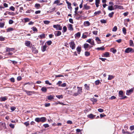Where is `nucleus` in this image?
<instances>
[{
    "label": "nucleus",
    "mask_w": 134,
    "mask_h": 134,
    "mask_svg": "<svg viewBox=\"0 0 134 134\" xmlns=\"http://www.w3.org/2000/svg\"><path fill=\"white\" fill-rule=\"evenodd\" d=\"M38 37L41 39L44 38L45 37V34H43L40 35L38 36Z\"/></svg>",
    "instance_id": "obj_23"
},
{
    "label": "nucleus",
    "mask_w": 134,
    "mask_h": 134,
    "mask_svg": "<svg viewBox=\"0 0 134 134\" xmlns=\"http://www.w3.org/2000/svg\"><path fill=\"white\" fill-rule=\"evenodd\" d=\"M125 52L126 53H129L130 52L133 53L134 52V50L131 48L129 47L125 50Z\"/></svg>",
    "instance_id": "obj_3"
},
{
    "label": "nucleus",
    "mask_w": 134,
    "mask_h": 134,
    "mask_svg": "<svg viewBox=\"0 0 134 134\" xmlns=\"http://www.w3.org/2000/svg\"><path fill=\"white\" fill-rule=\"evenodd\" d=\"M61 32L60 31H57L55 32V35L56 36H58L60 35L61 34Z\"/></svg>",
    "instance_id": "obj_15"
},
{
    "label": "nucleus",
    "mask_w": 134,
    "mask_h": 134,
    "mask_svg": "<svg viewBox=\"0 0 134 134\" xmlns=\"http://www.w3.org/2000/svg\"><path fill=\"white\" fill-rule=\"evenodd\" d=\"M100 13V11H98L97 12H96L94 14L95 15H98Z\"/></svg>",
    "instance_id": "obj_54"
},
{
    "label": "nucleus",
    "mask_w": 134,
    "mask_h": 134,
    "mask_svg": "<svg viewBox=\"0 0 134 134\" xmlns=\"http://www.w3.org/2000/svg\"><path fill=\"white\" fill-rule=\"evenodd\" d=\"M133 88L127 90L126 92V94L127 95H129L133 92Z\"/></svg>",
    "instance_id": "obj_6"
},
{
    "label": "nucleus",
    "mask_w": 134,
    "mask_h": 134,
    "mask_svg": "<svg viewBox=\"0 0 134 134\" xmlns=\"http://www.w3.org/2000/svg\"><path fill=\"white\" fill-rule=\"evenodd\" d=\"M81 35V33L80 32H79L75 34V37H79Z\"/></svg>",
    "instance_id": "obj_28"
},
{
    "label": "nucleus",
    "mask_w": 134,
    "mask_h": 134,
    "mask_svg": "<svg viewBox=\"0 0 134 134\" xmlns=\"http://www.w3.org/2000/svg\"><path fill=\"white\" fill-rule=\"evenodd\" d=\"M56 97L59 99L60 98H63V96L62 95H56Z\"/></svg>",
    "instance_id": "obj_42"
},
{
    "label": "nucleus",
    "mask_w": 134,
    "mask_h": 134,
    "mask_svg": "<svg viewBox=\"0 0 134 134\" xmlns=\"http://www.w3.org/2000/svg\"><path fill=\"white\" fill-rule=\"evenodd\" d=\"M122 31L124 35H126V29L125 27H123L122 28Z\"/></svg>",
    "instance_id": "obj_37"
},
{
    "label": "nucleus",
    "mask_w": 134,
    "mask_h": 134,
    "mask_svg": "<svg viewBox=\"0 0 134 134\" xmlns=\"http://www.w3.org/2000/svg\"><path fill=\"white\" fill-rule=\"evenodd\" d=\"M24 124L26 126H28L29 125V121H27L25 122L24 123Z\"/></svg>",
    "instance_id": "obj_51"
},
{
    "label": "nucleus",
    "mask_w": 134,
    "mask_h": 134,
    "mask_svg": "<svg viewBox=\"0 0 134 134\" xmlns=\"http://www.w3.org/2000/svg\"><path fill=\"white\" fill-rule=\"evenodd\" d=\"M8 98L7 96L1 97L0 98V102H4Z\"/></svg>",
    "instance_id": "obj_7"
},
{
    "label": "nucleus",
    "mask_w": 134,
    "mask_h": 134,
    "mask_svg": "<svg viewBox=\"0 0 134 134\" xmlns=\"http://www.w3.org/2000/svg\"><path fill=\"white\" fill-rule=\"evenodd\" d=\"M53 27L54 28H55L57 30H61L62 29V26H61L59 24L53 25Z\"/></svg>",
    "instance_id": "obj_4"
},
{
    "label": "nucleus",
    "mask_w": 134,
    "mask_h": 134,
    "mask_svg": "<svg viewBox=\"0 0 134 134\" xmlns=\"http://www.w3.org/2000/svg\"><path fill=\"white\" fill-rule=\"evenodd\" d=\"M89 45L88 44L85 43L84 44V48L86 49L88 48Z\"/></svg>",
    "instance_id": "obj_35"
},
{
    "label": "nucleus",
    "mask_w": 134,
    "mask_h": 134,
    "mask_svg": "<svg viewBox=\"0 0 134 134\" xmlns=\"http://www.w3.org/2000/svg\"><path fill=\"white\" fill-rule=\"evenodd\" d=\"M97 49L98 50H104L105 49L103 47H98L97 48Z\"/></svg>",
    "instance_id": "obj_39"
},
{
    "label": "nucleus",
    "mask_w": 134,
    "mask_h": 134,
    "mask_svg": "<svg viewBox=\"0 0 134 134\" xmlns=\"http://www.w3.org/2000/svg\"><path fill=\"white\" fill-rule=\"evenodd\" d=\"M90 54V53L89 52L86 51L85 52V55L86 56H88Z\"/></svg>",
    "instance_id": "obj_47"
},
{
    "label": "nucleus",
    "mask_w": 134,
    "mask_h": 134,
    "mask_svg": "<svg viewBox=\"0 0 134 134\" xmlns=\"http://www.w3.org/2000/svg\"><path fill=\"white\" fill-rule=\"evenodd\" d=\"M60 0H56L54 2V4H57V5H62L63 4L62 3H60L59 4V3H60Z\"/></svg>",
    "instance_id": "obj_17"
},
{
    "label": "nucleus",
    "mask_w": 134,
    "mask_h": 134,
    "mask_svg": "<svg viewBox=\"0 0 134 134\" xmlns=\"http://www.w3.org/2000/svg\"><path fill=\"white\" fill-rule=\"evenodd\" d=\"M15 49L13 48H9V47H7L6 48V51L7 52H10L12 51H13Z\"/></svg>",
    "instance_id": "obj_14"
},
{
    "label": "nucleus",
    "mask_w": 134,
    "mask_h": 134,
    "mask_svg": "<svg viewBox=\"0 0 134 134\" xmlns=\"http://www.w3.org/2000/svg\"><path fill=\"white\" fill-rule=\"evenodd\" d=\"M67 27L65 26H64L63 27V33L67 31Z\"/></svg>",
    "instance_id": "obj_38"
},
{
    "label": "nucleus",
    "mask_w": 134,
    "mask_h": 134,
    "mask_svg": "<svg viewBox=\"0 0 134 134\" xmlns=\"http://www.w3.org/2000/svg\"><path fill=\"white\" fill-rule=\"evenodd\" d=\"M84 25L85 26H89L90 25V24L88 21H86L84 22Z\"/></svg>",
    "instance_id": "obj_25"
},
{
    "label": "nucleus",
    "mask_w": 134,
    "mask_h": 134,
    "mask_svg": "<svg viewBox=\"0 0 134 134\" xmlns=\"http://www.w3.org/2000/svg\"><path fill=\"white\" fill-rule=\"evenodd\" d=\"M114 13V12H112L111 13H110L109 14V16L110 18H111L113 17V15Z\"/></svg>",
    "instance_id": "obj_43"
},
{
    "label": "nucleus",
    "mask_w": 134,
    "mask_h": 134,
    "mask_svg": "<svg viewBox=\"0 0 134 134\" xmlns=\"http://www.w3.org/2000/svg\"><path fill=\"white\" fill-rule=\"evenodd\" d=\"M129 43L130 46L132 47L134 46V44L132 40H130Z\"/></svg>",
    "instance_id": "obj_32"
},
{
    "label": "nucleus",
    "mask_w": 134,
    "mask_h": 134,
    "mask_svg": "<svg viewBox=\"0 0 134 134\" xmlns=\"http://www.w3.org/2000/svg\"><path fill=\"white\" fill-rule=\"evenodd\" d=\"M14 30L13 28L9 27L6 29L7 32H9L11 31H13Z\"/></svg>",
    "instance_id": "obj_36"
},
{
    "label": "nucleus",
    "mask_w": 134,
    "mask_h": 134,
    "mask_svg": "<svg viewBox=\"0 0 134 134\" xmlns=\"http://www.w3.org/2000/svg\"><path fill=\"white\" fill-rule=\"evenodd\" d=\"M130 129L131 130H132L134 129V125L131 126L130 127Z\"/></svg>",
    "instance_id": "obj_64"
},
{
    "label": "nucleus",
    "mask_w": 134,
    "mask_h": 134,
    "mask_svg": "<svg viewBox=\"0 0 134 134\" xmlns=\"http://www.w3.org/2000/svg\"><path fill=\"white\" fill-rule=\"evenodd\" d=\"M110 51L113 53H115L116 52V50L113 48H111L110 49Z\"/></svg>",
    "instance_id": "obj_30"
},
{
    "label": "nucleus",
    "mask_w": 134,
    "mask_h": 134,
    "mask_svg": "<svg viewBox=\"0 0 134 134\" xmlns=\"http://www.w3.org/2000/svg\"><path fill=\"white\" fill-rule=\"evenodd\" d=\"M31 29L34 32H37L38 30L36 27L35 26H33L32 27Z\"/></svg>",
    "instance_id": "obj_34"
},
{
    "label": "nucleus",
    "mask_w": 134,
    "mask_h": 134,
    "mask_svg": "<svg viewBox=\"0 0 134 134\" xmlns=\"http://www.w3.org/2000/svg\"><path fill=\"white\" fill-rule=\"evenodd\" d=\"M66 3L68 4V8H71V4L69 2H68V1H66Z\"/></svg>",
    "instance_id": "obj_33"
},
{
    "label": "nucleus",
    "mask_w": 134,
    "mask_h": 134,
    "mask_svg": "<svg viewBox=\"0 0 134 134\" xmlns=\"http://www.w3.org/2000/svg\"><path fill=\"white\" fill-rule=\"evenodd\" d=\"M31 12H34V10H32L31 9L28 10L26 11V13H30Z\"/></svg>",
    "instance_id": "obj_48"
},
{
    "label": "nucleus",
    "mask_w": 134,
    "mask_h": 134,
    "mask_svg": "<svg viewBox=\"0 0 134 134\" xmlns=\"http://www.w3.org/2000/svg\"><path fill=\"white\" fill-rule=\"evenodd\" d=\"M10 81L12 82H15V79L14 77H12L10 79Z\"/></svg>",
    "instance_id": "obj_50"
},
{
    "label": "nucleus",
    "mask_w": 134,
    "mask_h": 134,
    "mask_svg": "<svg viewBox=\"0 0 134 134\" xmlns=\"http://www.w3.org/2000/svg\"><path fill=\"white\" fill-rule=\"evenodd\" d=\"M31 48L32 49V52L34 54H37L38 52V50H37L36 48L34 45L31 44Z\"/></svg>",
    "instance_id": "obj_5"
},
{
    "label": "nucleus",
    "mask_w": 134,
    "mask_h": 134,
    "mask_svg": "<svg viewBox=\"0 0 134 134\" xmlns=\"http://www.w3.org/2000/svg\"><path fill=\"white\" fill-rule=\"evenodd\" d=\"M30 44L31 42L30 41H27L25 42V45L28 47L31 48V46H30Z\"/></svg>",
    "instance_id": "obj_8"
},
{
    "label": "nucleus",
    "mask_w": 134,
    "mask_h": 134,
    "mask_svg": "<svg viewBox=\"0 0 134 134\" xmlns=\"http://www.w3.org/2000/svg\"><path fill=\"white\" fill-rule=\"evenodd\" d=\"M98 111L102 113L104 111V110L102 109L99 108L98 110Z\"/></svg>",
    "instance_id": "obj_56"
},
{
    "label": "nucleus",
    "mask_w": 134,
    "mask_h": 134,
    "mask_svg": "<svg viewBox=\"0 0 134 134\" xmlns=\"http://www.w3.org/2000/svg\"><path fill=\"white\" fill-rule=\"evenodd\" d=\"M47 47L46 46L44 45L41 47V50L43 52H44L46 50Z\"/></svg>",
    "instance_id": "obj_20"
},
{
    "label": "nucleus",
    "mask_w": 134,
    "mask_h": 134,
    "mask_svg": "<svg viewBox=\"0 0 134 134\" xmlns=\"http://www.w3.org/2000/svg\"><path fill=\"white\" fill-rule=\"evenodd\" d=\"M122 132L123 134H125L126 133L127 134H132L130 132L128 131H125L124 129H123L122 130Z\"/></svg>",
    "instance_id": "obj_31"
},
{
    "label": "nucleus",
    "mask_w": 134,
    "mask_h": 134,
    "mask_svg": "<svg viewBox=\"0 0 134 134\" xmlns=\"http://www.w3.org/2000/svg\"><path fill=\"white\" fill-rule=\"evenodd\" d=\"M5 40V38L2 36H0V41H4Z\"/></svg>",
    "instance_id": "obj_57"
},
{
    "label": "nucleus",
    "mask_w": 134,
    "mask_h": 134,
    "mask_svg": "<svg viewBox=\"0 0 134 134\" xmlns=\"http://www.w3.org/2000/svg\"><path fill=\"white\" fill-rule=\"evenodd\" d=\"M95 116L96 115H93L92 114H90L88 115V118H90L92 119L95 118Z\"/></svg>",
    "instance_id": "obj_24"
},
{
    "label": "nucleus",
    "mask_w": 134,
    "mask_h": 134,
    "mask_svg": "<svg viewBox=\"0 0 134 134\" xmlns=\"http://www.w3.org/2000/svg\"><path fill=\"white\" fill-rule=\"evenodd\" d=\"M100 83V81L99 80H96L95 81V84L96 85H98Z\"/></svg>",
    "instance_id": "obj_46"
},
{
    "label": "nucleus",
    "mask_w": 134,
    "mask_h": 134,
    "mask_svg": "<svg viewBox=\"0 0 134 134\" xmlns=\"http://www.w3.org/2000/svg\"><path fill=\"white\" fill-rule=\"evenodd\" d=\"M43 126L45 128H46L49 127V125L48 124H45L43 125Z\"/></svg>",
    "instance_id": "obj_52"
},
{
    "label": "nucleus",
    "mask_w": 134,
    "mask_h": 134,
    "mask_svg": "<svg viewBox=\"0 0 134 134\" xmlns=\"http://www.w3.org/2000/svg\"><path fill=\"white\" fill-rule=\"evenodd\" d=\"M66 86V84L65 83H64L62 84L60 86L62 87H65Z\"/></svg>",
    "instance_id": "obj_61"
},
{
    "label": "nucleus",
    "mask_w": 134,
    "mask_h": 134,
    "mask_svg": "<svg viewBox=\"0 0 134 134\" xmlns=\"http://www.w3.org/2000/svg\"><path fill=\"white\" fill-rule=\"evenodd\" d=\"M95 39L96 41L99 44L101 43V41L99 37H96Z\"/></svg>",
    "instance_id": "obj_29"
},
{
    "label": "nucleus",
    "mask_w": 134,
    "mask_h": 134,
    "mask_svg": "<svg viewBox=\"0 0 134 134\" xmlns=\"http://www.w3.org/2000/svg\"><path fill=\"white\" fill-rule=\"evenodd\" d=\"M85 88L87 90H90V87L89 84H85L84 85Z\"/></svg>",
    "instance_id": "obj_19"
},
{
    "label": "nucleus",
    "mask_w": 134,
    "mask_h": 134,
    "mask_svg": "<svg viewBox=\"0 0 134 134\" xmlns=\"http://www.w3.org/2000/svg\"><path fill=\"white\" fill-rule=\"evenodd\" d=\"M41 90L42 92H46L47 91V89L46 87H43L41 89Z\"/></svg>",
    "instance_id": "obj_21"
},
{
    "label": "nucleus",
    "mask_w": 134,
    "mask_h": 134,
    "mask_svg": "<svg viewBox=\"0 0 134 134\" xmlns=\"http://www.w3.org/2000/svg\"><path fill=\"white\" fill-rule=\"evenodd\" d=\"M47 97L48 99L49 100L54 99V97L51 95L47 96Z\"/></svg>",
    "instance_id": "obj_26"
},
{
    "label": "nucleus",
    "mask_w": 134,
    "mask_h": 134,
    "mask_svg": "<svg viewBox=\"0 0 134 134\" xmlns=\"http://www.w3.org/2000/svg\"><path fill=\"white\" fill-rule=\"evenodd\" d=\"M119 96L120 97H122L124 95V93L122 91H120L119 93Z\"/></svg>",
    "instance_id": "obj_18"
},
{
    "label": "nucleus",
    "mask_w": 134,
    "mask_h": 134,
    "mask_svg": "<svg viewBox=\"0 0 134 134\" xmlns=\"http://www.w3.org/2000/svg\"><path fill=\"white\" fill-rule=\"evenodd\" d=\"M75 14L76 15H79V14H81L82 13V11H78V9H75Z\"/></svg>",
    "instance_id": "obj_12"
},
{
    "label": "nucleus",
    "mask_w": 134,
    "mask_h": 134,
    "mask_svg": "<svg viewBox=\"0 0 134 134\" xmlns=\"http://www.w3.org/2000/svg\"><path fill=\"white\" fill-rule=\"evenodd\" d=\"M45 83L47 84H48L49 85H51L52 84L49 83V81L48 80H46L45 81Z\"/></svg>",
    "instance_id": "obj_60"
},
{
    "label": "nucleus",
    "mask_w": 134,
    "mask_h": 134,
    "mask_svg": "<svg viewBox=\"0 0 134 134\" xmlns=\"http://www.w3.org/2000/svg\"><path fill=\"white\" fill-rule=\"evenodd\" d=\"M104 57H108L109 56V54L108 52H106L103 54Z\"/></svg>",
    "instance_id": "obj_22"
},
{
    "label": "nucleus",
    "mask_w": 134,
    "mask_h": 134,
    "mask_svg": "<svg viewBox=\"0 0 134 134\" xmlns=\"http://www.w3.org/2000/svg\"><path fill=\"white\" fill-rule=\"evenodd\" d=\"M27 84H29L31 85V86L33 87L34 88H35V86L33 83L32 82H28L27 83H26L24 84V85Z\"/></svg>",
    "instance_id": "obj_9"
},
{
    "label": "nucleus",
    "mask_w": 134,
    "mask_h": 134,
    "mask_svg": "<svg viewBox=\"0 0 134 134\" xmlns=\"http://www.w3.org/2000/svg\"><path fill=\"white\" fill-rule=\"evenodd\" d=\"M9 126L12 128H14V124H11L9 125Z\"/></svg>",
    "instance_id": "obj_63"
},
{
    "label": "nucleus",
    "mask_w": 134,
    "mask_h": 134,
    "mask_svg": "<svg viewBox=\"0 0 134 134\" xmlns=\"http://www.w3.org/2000/svg\"><path fill=\"white\" fill-rule=\"evenodd\" d=\"M35 6L36 8H40V5L39 4H35Z\"/></svg>",
    "instance_id": "obj_59"
},
{
    "label": "nucleus",
    "mask_w": 134,
    "mask_h": 134,
    "mask_svg": "<svg viewBox=\"0 0 134 134\" xmlns=\"http://www.w3.org/2000/svg\"><path fill=\"white\" fill-rule=\"evenodd\" d=\"M70 45V47L72 49H75L76 45L74 42L72 41L69 43Z\"/></svg>",
    "instance_id": "obj_2"
},
{
    "label": "nucleus",
    "mask_w": 134,
    "mask_h": 134,
    "mask_svg": "<svg viewBox=\"0 0 134 134\" xmlns=\"http://www.w3.org/2000/svg\"><path fill=\"white\" fill-rule=\"evenodd\" d=\"M4 23H0V28H3L4 25Z\"/></svg>",
    "instance_id": "obj_40"
},
{
    "label": "nucleus",
    "mask_w": 134,
    "mask_h": 134,
    "mask_svg": "<svg viewBox=\"0 0 134 134\" xmlns=\"http://www.w3.org/2000/svg\"><path fill=\"white\" fill-rule=\"evenodd\" d=\"M99 59L100 60H101L102 61L105 62V60H107V59L106 58H100Z\"/></svg>",
    "instance_id": "obj_58"
},
{
    "label": "nucleus",
    "mask_w": 134,
    "mask_h": 134,
    "mask_svg": "<svg viewBox=\"0 0 134 134\" xmlns=\"http://www.w3.org/2000/svg\"><path fill=\"white\" fill-rule=\"evenodd\" d=\"M76 50L77 51V53L78 54H80L81 50V46L78 47L77 48Z\"/></svg>",
    "instance_id": "obj_16"
},
{
    "label": "nucleus",
    "mask_w": 134,
    "mask_h": 134,
    "mask_svg": "<svg viewBox=\"0 0 134 134\" xmlns=\"http://www.w3.org/2000/svg\"><path fill=\"white\" fill-rule=\"evenodd\" d=\"M69 21L70 23H71L73 24L74 23V22L73 21V19L71 18H70L69 19Z\"/></svg>",
    "instance_id": "obj_62"
},
{
    "label": "nucleus",
    "mask_w": 134,
    "mask_h": 134,
    "mask_svg": "<svg viewBox=\"0 0 134 134\" xmlns=\"http://www.w3.org/2000/svg\"><path fill=\"white\" fill-rule=\"evenodd\" d=\"M68 30L70 31H73V25H72L70 24H69L68 25Z\"/></svg>",
    "instance_id": "obj_10"
},
{
    "label": "nucleus",
    "mask_w": 134,
    "mask_h": 134,
    "mask_svg": "<svg viewBox=\"0 0 134 134\" xmlns=\"http://www.w3.org/2000/svg\"><path fill=\"white\" fill-rule=\"evenodd\" d=\"M98 31H94L92 32V33L94 35H97L98 33Z\"/></svg>",
    "instance_id": "obj_55"
},
{
    "label": "nucleus",
    "mask_w": 134,
    "mask_h": 134,
    "mask_svg": "<svg viewBox=\"0 0 134 134\" xmlns=\"http://www.w3.org/2000/svg\"><path fill=\"white\" fill-rule=\"evenodd\" d=\"M77 88L78 89L77 92L79 93V94H80L82 92V89L81 87H77Z\"/></svg>",
    "instance_id": "obj_13"
},
{
    "label": "nucleus",
    "mask_w": 134,
    "mask_h": 134,
    "mask_svg": "<svg viewBox=\"0 0 134 134\" xmlns=\"http://www.w3.org/2000/svg\"><path fill=\"white\" fill-rule=\"evenodd\" d=\"M117 29V28L116 26H115L112 29V31H113L115 32L116 31Z\"/></svg>",
    "instance_id": "obj_44"
},
{
    "label": "nucleus",
    "mask_w": 134,
    "mask_h": 134,
    "mask_svg": "<svg viewBox=\"0 0 134 134\" xmlns=\"http://www.w3.org/2000/svg\"><path fill=\"white\" fill-rule=\"evenodd\" d=\"M24 91L26 92L28 95L29 96L31 95L33 93H34L35 92L34 91H29L26 90Z\"/></svg>",
    "instance_id": "obj_11"
},
{
    "label": "nucleus",
    "mask_w": 134,
    "mask_h": 134,
    "mask_svg": "<svg viewBox=\"0 0 134 134\" xmlns=\"http://www.w3.org/2000/svg\"><path fill=\"white\" fill-rule=\"evenodd\" d=\"M43 23L44 24L47 25L49 24L50 23V21L48 20L44 21Z\"/></svg>",
    "instance_id": "obj_41"
},
{
    "label": "nucleus",
    "mask_w": 134,
    "mask_h": 134,
    "mask_svg": "<svg viewBox=\"0 0 134 134\" xmlns=\"http://www.w3.org/2000/svg\"><path fill=\"white\" fill-rule=\"evenodd\" d=\"M109 4L110 5V6H109L108 8H113V2H109Z\"/></svg>",
    "instance_id": "obj_27"
},
{
    "label": "nucleus",
    "mask_w": 134,
    "mask_h": 134,
    "mask_svg": "<svg viewBox=\"0 0 134 134\" xmlns=\"http://www.w3.org/2000/svg\"><path fill=\"white\" fill-rule=\"evenodd\" d=\"M47 44L49 46V45H51V44L52 43V42L51 41H47Z\"/></svg>",
    "instance_id": "obj_49"
},
{
    "label": "nucleus",
    "mask_w": 134,
    "mask_h": 134,
    "mask_svg": "<svg viewBox=\"0 0 134 134\" xmlns=\"http://www.w3.org/2000/svg\"><path fill=\"white\" fill-rule=\"evenodd\" d=\"M24 22H27L29 21L30 19L28 18H25L24 19Z\"/></svg>",
    "instance_id": "obj_45"
},
{
    "label": "nucleus",
    "mask_w": 134,
    "mask_h": 134,
    "mask_svg": "<svg viewBox=\"0 0 134 134\" xmlns=\"http://www.w3.org/2000/svg\"><path fill=\"white\" fill-rule=\"evenodd\" d=\"M46 120L47 119L45 117H42L40 118H37L35 119V121L37 122H43L46 121Z\"/></svg>",
    "instance_id": "obj_1"
},
{
    "label": "nucleus",
    "mask_w": 134,
    "mask_h": 134,
    "mask_svg": "<svg viewBox=\"0 0 134 134\" xmlns=\"http://www.w3.org/2000/svg\"><path fill=\"white\" fill-rule=\"evenodd\" d=\"M100 22L102 23H107V21L105 20L102 19L100 20Z\"/></svg>",
    "instance_id": "obj_53"
}]
</instances>
